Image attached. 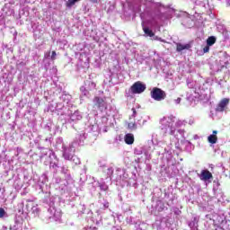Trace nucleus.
Segmentation results:
<instances>
[{"label":"nucleus","mask_w":230,"mask_h":230,"mask_svg":"<svg viewBox=\"0 0 230 230\" xmlns=\"http://www.w3.org/2000/svg\"><path fill=\"white\" fill-rule=\"evenodd\" d=\"M104 207H105V208H109V203H106V204L104 205Z\"/></svg>","instance_id":"obj_21"},{"label":"nucleus","mask_w":230,"mask_h":230,"mask_svg":"<svg viewBox=\"0 0 230 230\" xmlns=\"http://www.w3.org/2000/svg\"><path fill=\"white\" fill-rule=\"evenodd\" d=\"M93 102L95 103V107H98L99 109H107V102L103 98L95 96L93 98Z\"/></svg>","instance_id":"obj_3"},{"label":"nucleus","mask_w":230,"mask_h":230,"mask_svg":"<svg viewBox=\"0 0 230 230\" xmlns=\"http://www.w3.org/2000/svg\"><path fill=\"white\" fill-rule=\"evenodd\" d=\"M130 91L132 94H141V93L146 91V84L137 81L130 87Z\"/></svg>","instance_id":"obj_2"},{"label":"nucleus","mask_w":230,"mask_h":230,"mask_svg":"<svg viewBox=\"0 0 230 230\" xmlns=\"http://www.w3.org/2000/svg\"><path fill=\"white\" fill-rule=\"evenodd\" d=\"M181 97H178L177 99H176V103H181Z\"/></svg>","instance_id":"obj_18"},{"label":"nucleus","mask_w":230,"mask_h":230,"mask_svg":"<svg viewBox=\"0 0 230 230\" xmlns=\"http://www.w3.org/2000/svg\"><path fill=\"white\" fill-rule=\"evenodd\" d=\"M217 42V38L215 36H210L207 39V45L213 46Z\"/></svg>","instance_id":"obj_10"},{"label":"nucleus","mask_w":230,"mask_h":230,"mask_svg":"<svg viewBox=\"0 0 230 230\" xmlns=\"http://www.w3.org/2000/svg\"><path fill=\"white\" fill-rule=\"evenodd\" d=\"M78 1H80V0H68L66 3V8H71V6H75V4H76V3H78Z\"/></svg>","instance_id":"obj_12"},{"label":"nucleus","mask_w":230,"mask_h":230,"mask_svg":"<svg viewBox=\"0 0 230 230\" xmlns=\"http://www.w3.org/2000/svg\"><path fill=\"white\" fill-rule=\"evenodd\" d=\"M200 181H209V179H213V173L208 170H202L199 174Z\"/></svg>","instance_id":"obj_5"},{"label":"nucleus","mask_w":230,"mask_h":230,"mask_svg":"<svg viewBox=\"0 0 230 230\" xmlns=\"http://www.w3.org/2000/svg\"><path fill=\"white\" fill-rule=\"evenodd\" d=\"M51 60H57V52L55 50L51 53Z\"/></svg>","instance_id":"obj_16"},{"label":"nucleus","mask_w":230,"mask_h":230,"mask_svg":"<svg viewBox=\"0 0 230 230\" xmlns=\"http://www.w3.org/2000/svg\"><path fill=\"white\" fill-rule=\"evenodd\" d=\"M132 112H133L132 114L133 118H136V116H137V111H136V108H132Z\"/></svg>","instance_id":"obj_17"},{"label":"nucleus","mask_w":230,"mask_h":230,"mask_svg":"<svg viewBox=\"0 0 230 230\" xmlns=\"http://www.w3.org/2000/svg\"><path fill=\"white\" fill-rule=\"evenodd\" d=\"M209 48H211L210 45H208L203 48V53H209Z\"/></svg>","instance_id":"obj_15"},{"label":"nucleus","mask_w":230,"mask_h":230,"mask_svg":"<svg viewBox=\"0 0 230 230\" xmlns=\"http://www.w3.org/2000/svg\"><path fill=\"white\" fill-rule=\"evenodd\" d=\"M175 132V129H173V128L171 127V134H173Z\"/></svg>","instance_id":"obj_19"},{"label":"nucleus","mask_w":230,"mask_h":230,"mask_svg":"<svg viewBox=\"0 0 230 230\" xmlns=\"http://www.w3.org/2000/svg\"><path fill=\"white\" fill-rule=\"evenodd\" d=\"M126 145H134V135L132 133H128L124 137Z\"/></svg>","instance_id":"obj_7"},{"label":"nucleus","mask_w":230,"mask_h":230,"mask_svg":"<svg viewBox=\"0 0 230 230\" xmlns=\"http://www.w3.org/2000/svg\"><path fill=\"white\" fill-rule=\"evenodd\" d=\"M4 215H6V211H4V208H0V218H4Z\"/></svg>","instance_id":"obj_14"},{"label":"nucleus","mask_w":230,"mask_h":230,"mask_svg":"<svg viewBox=\"0 0 230 230\" xmlns=\"http://www.w3.org/2000/svg\"><path fill=\"white\" fill-rule=\"evenodd\" d=\"M227 105H229V99L228 98H224L218 103L216 111H217V112H224V110L226 109V107H227Z\"/></svg>","instance_id":"obj_4"},{"label":"nucleus","mask_w":230,"mask_h":230,"mask_svg":"<svg viewBox=\"0 0 230 230\" xmlns=\"http://www.w3.org/2000/svg\"><path fill=\"white\" fill-rule=\"evenodd\" d=\"M217 134H218V131L214 130L212 132V135L208 137V143H210L211 145H216L217 141H218V137H217Z\"/></svg>","instance_id":"obj_6"},{"label":"nucleus","mask_w":230,"mask_h":230,"mask_svg":"<svg viewBox=\"0 0 230 230\" xmlns=\"http://www.w3.org/2000/svg\"><path fill=\"white\" fill-rule=\"evenodd\" d=\"M143 31L144 33H146L147 37H154V35H155L154 31H152V30H150L148 27H145L144 25H143Z\"/></svg>","instance_id":"obj_9"},{"label":"nucleus","mask_w":230,"mask_h":230,"mask_svg":"<svg viewBox=\"0 0 230 230\" xmlns=\"http://www.w3.org/2000/svg\"><path fill=\"white\" fill-rule=\"evenodd\" d=\"M128 128H129V130H137V125H136V122H129L128 124Z\"/></svg>","instance_id":"obj_13"},{"label":"nucleus","mask_w":230,"mask_h":230,"mask_svg":"<svg viewBox=\"0 0 230 230\" xmlns=\"http://www.w3.org/2000/svg\"><path fill=\"white\" fill-rule=\"evenodd\" d=\"M80 89L81 91H84L85 87L82 86Z\"/></svg>","instance_id":"obj_20"},{"label":"nucleus","mask_w":230,"mask_h":230,"mask_svg":"<svg viewBox=\"0 0 230 230\" xmlns=\"http://www.w3.org/2000/svg\"><path fill=\"white\" fill-rule=\"evenodd\" d=\"M150 94L151 98L155 102H163V100L166 99V92L161 88L154 87Z\"/></svg>","instance_id":"obj_1"},{"label":"nucleus","mask_w":230,"mask_h":230,"mask_svg":"<svg viewBox=\"0 0 230 230\" xmlns=\"http://www.w3.org/2000/svg\"><path fill=\"white\" fill-rule=\"evenodd\" d=\"M85 85H88V91H93V89H96V84L93 81H86Z\"/></svg>","instance_id":"obj_11"},{"label":"nucleus","mask_w":230,"mask_h":230,"mask_svg":"<svg viewBox=\"0 0 230 230\" xmlns=\"http://www.w3.org/2000/svg\"><path fill=\"white\" fill-rule=\"evenodd\" d=\"M190 48H191V45L190 44H185V45H182L181 43L176 44V51L178 52L184 51V49H190Z\"/></svg>","instance_id":"obj_8"}]
</instances>
